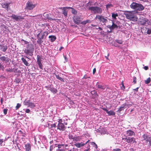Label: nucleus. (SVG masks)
Listing matches in <instances>:
<instances>
[{
  "instance_id": "59",
  "label": "nucleus",
  "mask_w": 151,
  "mask_h": 151,
  "mask_svg": "<svg viewBox=\"0 0 151 151\" xmlns=\"http://www.w3.org/2000/svg\"><path fill=\"white\" fill-rule=\"evenodd\" d=\"M65 8H66V9H73V8L72 7H65Z\"/></svg>"
},
{
  "instance_id": "17",
  "label": "nucleus",
  "mask_w": 151,
  "mask_h": 151,
  "mask_svg": "<svg viewBox=\"0 0 151 151\" xmlns=\"http://www.w3.org/2000/svg\"><path fill=\"white\" fill-rule=\"evenodd\" d=\"M126 134L128 136H132L135 135V133L131 129L127 130L126 132Z\"/></svg>"
},
{
  "instance_id": "61",
  "label": "nucleus",
  "mask_w": 151,
  "mask_h": 151,
  "mask_svg": "<svg viewBox=\"0 0 151 151\" xmlns=\"http://www.w3.org/2000/svg\"><path fill=\"white\" fill-rule=\"evenodd\" d=\"M102 109L103 110L105 111L106 112V113H107V112L108 111V110L104 108H103Z\"/></svg>"
},
{
  "instance_id": "23",
  "label": "nucleus",
  "mask_w": 151,
  "mask_h": 151,
  "mask_svg": "<svg viewBox=\"0 0 151 151\" xmlns=\"http://www.w3.org/2000/svg\"><path fill=\"white\" fill-rule=\"evenodd\" d=\"M7 49V46L6 45H0V50L4 52H5Z\"/></svg>"
},
{
  "instance_id": "4",
  "label": "nucleus",
  "mask_w": 151,
  "mask_h": 151,
  "mask_svg": "<svg viewBox=\"0 0 151 151\" xmlns=\"http://www.w3.org/2000/svg\"><path fill=\"white\" fill-rule=\"evenodd\" d=\"M124 14L126 16L127 18L128 19L134 21L135 17V14L133 11H126Z\"/></svg>"
},
{
  "instance_id": "52",
  "label": "nucleus",
  "mask_w": 151,
  "mask_h": 151,
  "mask_svg": "<svg viewBox=\"0 0 151 151\" xmlns=\"http://www.w3.org/2000/svg\"><path fill=\"white\" fill-rule=\"evenodd\" d=\"M21 41H23L24 42L25 44H27L29 43V42H28L27 41H25V40H24L23 39H22L21 40Z\"/></svg>"
},
{
  "instance_id": "28",
  "label": "nucleus",
  "mask_w": 151,
  "mask_h": 151,
  "mask_svg": "<svg viewBox=\"0 0 151 151\" xmlns=\"http://www.w3.org/2000/svg\"><path fill=\"white\" fill-rule=\"evenodd\" d=\"M126 105V104L125 103L122 105L118 109L117 111L119 112H120L122 110H124V109L125 108V106Z\"/></svg>"
},
{
  "instance_id": "19",
  "label": "nucleus",
  "mask_w": 151,
  "mask_h": 151,
  "mask_svg": "<svg viewBox=\"0 0 151 151\" xmlns=\"http://www.w3.org/2000/svg\"><path fill=\"white\" fill-rule=\"evenodd\" d=\"M25 151H31V145L29 143H27L25 144Z\"/></svg>"
},
{
  "instance_id": "36",
  "label": "nucleus",
  "mask_w": 151,
  "mask_h": 151,
  "mask_svg": "<svg viewBox=\"0 0 151 151\" xmlns=\"http://www.w3.org/2000/svg\"><path fill=\"white\" fill-rule=\"evenodd\" d=\"M150 147L151 146V137L149 139L145 142Z\"/></svg>"
},
{
  "instance_id": "6",
  "label": "nucleus",
  "mask_w": 151,
  "mask_h": 151,
  "mask_svg": "<svg viewBox=\"0 0 151 151\" xmlns=\"http://www.w3.org/2000/svg\"><path fill=\"white\" fill-rule=\"evenodd\" d=\"M107 17H104L101 15H97L95 18L96 19H98L100 22H102L104 24L108 22Z\"/></svg>"
},
{
  "instance_id": "32",
  "label": "nucleus",
  "mask_w": 151,
  "mask_h": 151,
  "mask_svg": "<svg viewBox=\"0 0 151 151\" xmlns=\"http://www.w3.org/2000/svg\"><path fill=\"white\" fill-rule=\"evenodd\" d=\"M30 102L29 100H25L23 101V104L24 105L28 106H29Z\"/></svg>"
},
{
  "instance_id": "2",
  "label": "nucleus",
  "mask_w": 151,
  "mask_h": 151,
  "mask_svg": "<svg viewBox=\"0 0 151 151\" xmlns=\"http://www.w3.org/2000/svg\"><path fill=\"white\" fill-rule=\"evenodd\" d=\"M88 9L90 11L91 13L94 14H101L102 12L101 8L97 6L89 7Z\"/></svg>"
},
{
  "instance_id": "10",
  "label": "nucleus",
  "mask_w": 151,
  "mask_h": 151,
  "mask_svg": "<svg viewBox=\"0 0 151 151\" xmlns=\"http://www.w3.org/2000/svg\"><path fill=\"white\" fill-rule=\"evenodd\" d=\"M83 19H82L80 16H77L74 17L73 20L74 22L77 24H79L81 22Z\"/></svg>"
},
{
  "instance_id": "55",
  "label": "nucleus",
  "mask_w": 151,
  "mask_h": 151,
  "mask_svg": "<svg viewBox=\"0 0 151 151\" xmlns=\"http://www.w3.org/2000/svg\"><path fill=\"white\" fill-rule=\"evenodd\" d=\"M143 68L145 70H147L149 68L147 66H145L143 67Z\"/></svg>"
},
{
  "instance_id": "37",
  "label": "nucleus",
  "mask_w": 151,
  "mask_h": 151,
  "mask_svg": "<svg viewBox=\"0 0 151 151\" xmlns=\"http://www.w3.org/2000/svg\"><path fill=\"white\" fill-rule=\"evenodd\" d=\"M35 105L34 103L30 102L29 106H28V107H30L31 108H33L35 107Z\"/></svg>"
},
{
  "instance_id": "44",
  "label": "nucleus",
  "mask_w": 151,
  "mask_h": 151,
  "mask_svg": "<svg viewBox=\"0 0 151 151\" xmlns=\"http://www.w3.org/2000/svg\"><path fill=\"white\" fill-rule=\"evenodd\" d=\"M71 12L73 14H76L77 13V11L75 9L73 8V9H72V10Z\"/></svg>"
},
{
  "instance_id": "53",
  "label": "nucleus",
  "mask_w": 151,
  "mask_h": 151,
  "mask_svg": "<svg viewBox=\"0 0 151 151\" xmlns=\"http://www.w3.org/2000/svg\"><path fill=\"white\" fill-rule=\"evenodd\" d=\"M113 151H121V149L119 148L115 149L113 150Z\"/></svg>"
},
{
  "instance_id": "13",
  "label": "nucleus",
  "mask_w": 151,
  "mask_h": 151,
  "mask_svg": "<svg viewBox=\"0 0 151 151\" xmlns=\"http://www.w3.org/2000/svg\"><path fill=\"white\" fill-rule=\"evenodd\" d=\"M48 89L50 90L53 93H55L58 92V90L57 89L53 87L52 85H50L48 86Z\"/></svg>"
},
{
  "instance_id": "62",
  "label": "nucleus",
  "mask_w": 151,
  "mask_h": 151,
  "mask_svg": "<svg viewBox=\"0 0 151 151\" xmlns=\"http://www.w3.org/2000/svg\"><path fill=\"white\" fill-rule=\"evenodd\" d=\"M96 72V68H94L93 70V73L94 74H95V73Z\"/></svg>"
},
{
  "instance_id": "18",
  "label": "nucleus",
  "mask_w": 151,
  "mask_h": 151,
  "mask_svg": "<svg viewBox=\"0 0 151 151\" xmlns=\"http://www.w3.org/2000/svg\"><path fill=\"white\" fill-rule=\"evenodd\" d=\"M33 52L34 51H32L31 50L27 49H25L24 50V52L25 53L31 56H32L33 55Z\"/></svg>"
},
{
  "instance_id": "27",
  "label": "nucleus",
  "mask_w": 151,
  "mask_h": 151,
  "mask_svg": "<svg viewBox=\"0 0 151 151\" xmlns=\"http://www.w3.org/2000/svg\"><path fill=\"white\" fill-rule=\"evenodd\" d=\"M142 24L145 26H147L150 24V22L147 19H142Z\"/></svg>"
},
{
  "instance_id": "24",
  "label": "nucleus",
  "mask_w": 151,
  "mask_h": 151,
  "mask_svg": "<svg viewBox=\"0 0 151 151\" xmlns=\"http://www.w3.org/2000/svg\"><path fill=\"white\" fill-rule=\"evenodd\" d=\"M27 49L34 51V46L32 44H28L27 46Z\"/></svg>"
},
{
  "instance_id": "7",
  "label": "nucleus",
  "mask_w": 151,
  "mask_h": 151,
  "mask_svg": "<svg viewBox=\"0 0 151 151\" xmlns=\"http://www.w3.org/2000/svg\"><path fill=\"white\" fill-rule=\"evenodd\" d=\"M96 87L98 90H104L106 88V86L105 85H102L100 83L98 82L96 85Z\"/></svg>"
},
{
  "instance_id": "21",
  "label": "nucleus",
  "mask_w": 151,
  "mask_h": 151,
  "mask_svg": "<svg viewBox=\"0 0 151 151\" xmlns=\"http://www.w3.org/2000/svg\"><path fill=\"white\" fill-rule=\"evenodd\" d=\"M60 9H62L63 10L62 14L64 15L65 17H67V12L68 11L66 9V8L65 7H61Z\"/></svg>"
},
{
  "instance_id": "11",
  "label": "nucleus",
  "mask_w": 151,
  "mask_h": 151,
  "mask_svg": "<svg viewBox=\"0 0 151 151\" xmlns=\"http://www.w3.org/2000/svg\"><path fill=\"white\" fill-rule=\"evenodd\" d=\"M11 18L16 21L19 22L24 19V18L20 16H17L15 14H13L11 16Z\"/></svg>"
},
{
  "instance_id": "56",
  "label": "nucleus",
  "mask_w": 151,
  "mask_h": 151,
  "mask_svg": "<svg viewBox=\"0 0 151 151\" xmlns=\"http://www.w3.org/2000/svg\"><path fill=\"white\" fill-rule=\"evenodd\" d=\"M90 78V77H88L87 76L85 75L83 76L82 79H86L87 78Z\"/></svg>"
},
{
  "instance_id": "47",
  "label": "nucleus",
  "mask_w": 151,
  "mask_h": 151,
  "mask_svg": "<svg viewBox=\"0 0 151 151\" xmlns=\"http://www.w3.org/2000/svg\"><path fill=\"white\" fill-rule=\"evenodd\" d=\"M147 33L148 34H151V29H148L147 31Z\"/></svg>"
},
{
  "instance_id": "38",
  "label": "nucleus",
  "mask_w": 151,
  "mask_h": 151,
  "mask_svg": "<svg viewBox=\"0 0 151 151\" xmlns=\"http://www.w3.org/2000/svg\"><path fill=\"white\" fill-rule=\"evenodd\" d=\"M14 69V68L13 69L11 68H7L6 69V71L7 72H13Z\"/></svg>"
},
{
  "instance_id": "45",
  "label": "nucleus",
  "mask_w": 151,
  "mask_h": 151,
  "mask_svg": "<svg viewBox=\"0 0 151 151\" xmlns=\"http://www.w3.org/2000/svg\"><path fill=\"white\" fill-rule=\"evenodd\" d=\"M50 127L49 129H51L52 128H55L56 127V124L55 123H54L53 124H51L50 125Z\"/></svg>"
},
{
  "instance_id": "14",
  "label": "nucleus",
  "mask_w": 151,
  "mask_h": 151,
  "mask_svg": "<svg viewBox=\"0 0 151 151\" xmlns=\"http://www.w3.org/2000/svg\"><path fill=\"white\" fill-rule=\"evenodd\" d=\"M127 142L131 144L132 143H136L135 138L133 137H127Z\"/></svg>"
},
{
  "instance_id": "63",
  "label": "nucleus",
  "mask_w": 151,
  "mask_h": 151,
  "mask_svg": "<svg viewBox=\"0 0 151 151\" xmlns=\"http://www.w3.org/2000/svg\"><path fill=\"white\" fill-rule=\"evenodd\" d=\"M62 146V144H59L58 145V147L59 148H60L61 146Z\"/></svg>"
},
{
  "instance_id": "30",
  "label": "nucleus",
  "mask_w": 151,
  "mask_h": 151,
  "mask_svg": "<svg viewBox=\"0 0 151 151\" xmlns=\"http://www.w3.org/2000/svg\"><path fill=\"white\" fill-rule=\"evenodd\" d=\"M55 76L56 77V78L59 80H60V81L64 82V79L63 78L60 77L59 75H57L56 74H54Z\"/></svg>"
},
{
  "instance_id": "26",
  "label": "nucleus",
  "mask_w": 151,
  "mask_h": 151,
  "mask_svg": "<svg viewBox=\"0 0 151 151\" xmlns=\"http://www.w3.org/2000/svg\"><path fill=\"white\" fill-rule=\"evenodd\" d=\"M21 60L24 64L27 66H29L30 65L29 63L28 62V61L27 60L24 58H22Z\"/></svg>"
},
{
  "instance_id": "8",
  "label": "nucleus",
  "mask_w": 151,
  "mask_h": 151,
  "mask_svg": "<svg viewBox=\"0 0 151 151\" xmlns=\"http://www.w3.org/2000/svg\"><path fill=\"white\" fill-rule=\"evenodd\" d=\"M42 57H41L38 55H37V63L38 64L39 67L41 70L43 69V65L42 63Z\"/></svg>"
},
{
  "instance_id": "22",
  "label": "nucleus",
  "mask_w": 151,
  "mask_h": 151,
  "mask_svg": "<svg viewBox=\"0 0 151 151\" xmlns=\"http://www.w3.org/2000/svg\"><path fill=\"white\" fill-rule=\"evenodd\" d=\"M10 4V3H2L1 4L3 8L7 10Z\"/></svg>"
},
{
  "instance_id": "1",
  "label": "nucleus",
  "mask_w": 151,
  "mask_h": 151,
  "mask_svg": "<svg viewBox=\"0 0 151 151\" xmlns=\"http://www.w3.org/2000/svg\"><path fill=\"white\" fill-rule=\"evenodd\" d=\"M130 7L132 9L138 11H142L144 9V7L142 4L135 2H133Z\"/></svg>"
},
{
  "instance_id": "42",
  "label": "nucleus",
  "mask_w": 151,
  "mask_h": 151,
  "mask_svg": "<svg viewBox=\"0 0 151 151\" xmlns=\"http://www.w3.org/2000/svg\"><path fill=\"white\" fill-rule=\"evenodd\" d=\"M68 138L70 139H72L73 140L74 137H73L72 134H69L68 135Z\"/></svg>"
},
{
  "instance_id": "39",
  "label": "nucleus",
  "mask_w": 151,
  "mask_h": 151,
  "mask_svg": "<svg viewBox=\"0 0 151 151\" xmlns=\"http://www.w3.org/2000/svg\"><path fill=\"white\" fill-rule=\"evenodd\" d=\"M91 145H93L96 149H97L98 148L97 145L93 142H91Z\"/></svg>"
},
{
  "instance_id": "40",
  "label": "nucleus",
  "mask_w": 151,
  "mask_h": 151,
  "mask_svg": "<svg viewBox=\"0 0 151 151\" xmlns=\"http://www.w3.org/2000/svg\"><path fill=\"white\" fill-rule=\"evenodd\" d=\"M150 78H148L145 81V83L146 84H148L150 81Z\"/></svg>"
},
{
  "instance_id": "51",
  "label": "nucleus",
  "mask_w": 151,
  "mask_h": 151,
  "mask_svg": "<svg viewBox=\"0 0 151 151\" xmlns=\"http://www.w3.org/2000/svg\"><path fill=\"white\" fill-rule=\"evenodd\" d=\"M13 72L15 73H18L17 69V68H14V70H13Z\"/></svg>"
},
{
  "instance_id": "50",
  "label": "nucleus",
  "mask_w": 151,
  "mask_h": 151,
  "mask_svg": "<svg viewBox=\"0 0 151 151\" xmlns=\"http://www.w3.org/2000/svg\"><path fill=\"white\" fill-rule=\"evenodd\" d=\"M136 78L135 77H134L133 79V82L134 83H136Z\"/></svg>"
},
{
  "instance_id": "41",
  "label": "nucleus",
  "mask_w": 151,
  "mask_h": 151,
  "mask_svg": "<svg viewBox=\"0 0 151 151\" xmlns=\"http://www.w3.org/2000/svg\"><path fill=\"white\" fill-rule=\"evenodd\" d=\"M115 41L117 43L120 44H122L123 42V41H122L121 40H115Z\"/></svg>"
},
{
  "instance_id": "35",
  "label": "nucleus",
  "mask_w": 151,
  "mask_h": 151,
  "mask_svg": "<svg viewBox=\"0 0 151 151\" xmlns=\"http://www.w3.org/2000/svg\"><path fill=\"white\" fill-rule=\"evenodd\" d=\"M90 22V21L89 20H87L85 21H83L82 22H81V23L82 24L85 25L87 23H89Z\"/></svg>"
},
{
  "instance_id": "25",
  "label": "nucleus",
  "mask_w": 151,
  "mask_h": 151,
  "mask_svg": "<svg viewBox=\"0 0 151 151\" xmlns=\"http://www.w3.org/2000/svg\"><path fill=\"white\" fill-rule=\"evenodd\" d=\"M88 141L86 142L85 143H76L74 145L76 146L77 147L79 148L85 145L88 142Z\"/></svg>"
},
{
  "instance_id": "58",
  "label": "nucleus",
  "mask_w": 151,
  "mask_h": 151,
  "mask_svg": "<svg viewBox=\"0 0 151 151\" xmlns=\"http://www.w3.org/2000/svg\"><path fill=\"white\" fill-rule=\"evenodd\" d=\"M30 111V110L29 109H27L25 110V112L27 113H29Z\"/></svg>"
},
{
  "instance_id": "46",
  "label": "nucleus",
  "mask_w": 151,
  "mask_h": 151,
  "mask_svg": "<svg viewBox=\"0 0 151 151\" xmlns=\"http://www.w3.org/2000/svg\"><path fill=\"white\" fill-rule=\"evenodd\" d=\"M21 106V104L18 103L17 104V105L16 106V110H17Z\"/></svg>"
},
{
  "instance_id": "29",
  "label": "nucleus",
  "mask_w": 151,
  "mask_h": 151,
  "mask_svg": "<svg viewBox=\"0 0 151 151\" xmlns=\"http://www.w3.org/2000/svg\"><path fill=\"white\" fill-rule=\"evenodd\" d=\"M50 39V41L51 42H53L56 39V37L54 35H50L48 37Z\"/></svg>"
},
{
  "instance_id": "15",
  "label": "nucleus",
  "mask_w": 151,
  "mask_h": 151,
  "mask_svg": "<svg viewBox=\"0 0 151 151\" xmlns=\"http://www.w3.org/2000/svg\"><path fill=\"white\" fill-rule=\"evenodd\" d=\"M43 15L45 18L46 19H48V20H55L56 19H52L51 17V14H47L46 13H44Z\"/></svg>"
},
{
  "instance_id": "34",
  "label": "nucleus",
  "mask_w": 151,
  "mask_h": 151,
  "mask_svg": "<svg viewBox=\"0 0 151 151\" xmlns=\"http://www.w3.org/2000/svg\"><path fill=\"white\" fill-rule=\"evenodd\" d=\"M80 137L78 136L74 137L73 141H75L76 142H78L80 140Z\"/></svg>"
},
{
  "instance_id": "3",
  "label": "nucleus",
  "mask_w": 151,
  "mask_h": 151,
  "mask_svg": "<svg viewBox=\"0 0 151 151\" xmlns=\"http://www.w3.org/2000/svg\"><path fill=\"white\" fill-rule=\"evenodd\" d=\"M48 34L47 32L46 31L42 33H39L37 36L38 40L37 41V42L38 44H41L43 42L42 41V40L45 39Z\"/></svg>"
},
{
  "instance_id": "57",
  "label": "nucleus",
  "mask_w": 151,
  "mask_h": 151,
  "mask_svg": "<svg viewBox=\"0 0 151 151\" xmlns=\"http://www.w3.org/2000/svg\"><path fill=\"white\" fill-rule=\"evenodd\" d=\"M69 102L70 104L71 105H73L74 104V102L72 100H70Z\"/></svg>"
},
{
  "instance_id": "60",
  "label": "nucleus",
  "mask_w": 151,
  "mask_h": 151,
  "mask_svg": "<svg viewBox=\"0 0 151 151\" xmlns=\"http://www.w3.org/2000/svg\"><path fill=\"white\" fill-rule=\"evenodd\" d=\"M122 139L123 140L126 141L127 142V137H124L122 138Z\"/></svg>"
},
{
  "instance_id": "31",
  "label": "nucleus",
  "mask_w": 151,
  "mask_h": 151,
  "mask_svg": "<svg viewBox=\"0 0 151 151\" xmlns=\"http://www.w3.org/2000/svg\"><path fill=\"white\" fill-rule=\"evenodd\" d=\"M107 113L108 114L109 116H114L115 114V112L112 110H110L109 111H108Z\"/></svg>"
},
{
  "instance_id": "20",
  "label": "nucleus",
  "mask_w": 151,
  "mask_h": 151,
  "mask_svg": "<svg viewBox=\"0 0 151 151\" xmlns=\"http://www.w3.org/2000/svg\"><path fill=\"white\" fill-rule=\"evenodd\" d=\"M0 59L3 62L5 61L6 63L9 62L10 60L8 58L4 56L0 57Z\"/></svg>"
},
{
  "instance_id": "54",
  "label": "nucleus",
  "mask_w": 151,
  "mask_h": 151,
  "mask_svg": "<svg viewBox=\"0 0 151 151\" xmlns=\"http://www.w3.org/2000/svg\"><path fill=\"white\" fill-rule=\"evenodd\" d=\"M50 124H51L50 123L48 122L47 124L46 125V126L50 128Z\"/></svg>"
},
{
  "instance_id": "49",
  "label": "nucleus",
  "mask_w": 151,
  "mask_h": 151,
  "mask_svg": "<svg viewBox=\"0 0 151 151\" xmlns=\"http://www.w3.org/2000/svg\"><path fill=\"white\" fill-rule=\"evenodd\" d=\"M4 66L1 65L0 63V70H4Z\"/></svg>"
},
{
  "instance_id": "12",
  "label": "nucleus",
  "mask_w": 151,
  "mask_h": 151,
  "mask_svg": "<svg viewBox=\"0 0 151 151\" xmlns=\"http://www.w3.org/2000/svg\"><path fill=\"white\" fill-rule=\"evenodd\" d=\"M35 6V4H33L32 2L28 1L26 4V7L27 9L29 10L32 9Z\"/></svg>"
},
{
  "instance_id": "16",
  "label": "nucleus",
  "mask_w": 151,
  "mask_h": 151,
  "mask_svg": "<svg viewBox=\"0 0 151 151\" xmlns=\"http://www.w3.org/2000/svg\"><path fill=\"white\" fill-rule=\"evenodd\" d=\"M150 137V136L145 134H144L142 137L143 138V141L145 142H145L147 141Z\"/></svg>"
},
{
  "instance_id": "64",
  "label": "nucleus",
  "mask_w": 151,
  "mask_h": 151,
  "mask_svg": "<svg viewBox=\"0 0 151 151\" xmlns=\"http://www.w3.org/2000/svg\"><path fill=\"white\" fill-rule=\"evenodd\" d=\"M47 25H48L47 24H42V27L43 26L45 27H46L47 26Z\"/></svg>"
},
{
  "instance_id": "5",
  "label": "nucleus",
  "mask_w": 151,
  "mask_h": 151,
  "mask_svg": "<svg viewBox=\"0 0 151 151\" xmlns=\"http://www.w3.org/2000/svg\"><path fill=\"white\" fill-rule=\"evenodd\" d=\"M58 123L57 126V129L60 131H64L66 129V127H65L64 124L63 123V120L62 119H59L58 121Z\"/></svg>"
},
{
  "instance_id": "33",
  "label": "nucleus",
  "mask_w": 151,
  "mask_h": 151,
  "mask_svg": "<svg viewBox=\"0 0 151 151\" xmlns=\"http://www.w3.org/2000/svg\"><path fill=\"white\" fill-rule=\"evenodd\" d=\"M118 16V14L117 13H112L111 17L113 19H116V17Z\"/></svg>"
},
{
  "instance_id": "9",
  "label": "nucleus",
  "mask_w": 151,
  "mask_h": 151,
  "mask_svg": "<svg viewBox=\"0 0 151 151\" xmlns=\"http://www.w3.org/2000/svg\"><path fill=\"white\" fill-rule=\"evenodd\" d=\"M112 22V25H108L106 26L107 28L109 29L111 31L110 32H111V31L113 30L114 29H116L118 28L119 26L114 23V22L112 20L111 21Z\"/></svg>"
},
{
  "instance_id": "48",
  "label": "nucleus",
  "mask_w": 151,
  "mask_h": 151,
  "mask_svg": "<svg viewBox=\"0 0 151 151\" xmlns=\"http://www.w3.org/2000/svg\"><path fill=\"white\" fill-rule=\"evenodd\" d=\"M8 109H3V112L5 115L7 114Z\"/></svg>"
},
{
  "instance_id": "43",
  "label": "nucleus",
  "mask_w": 151,
  "mask_h": 151,
  "mask_svg": "<svg viewBox=\"0 0 151 151\" xmlns=\"http://www.w3.org/2000/svg\"><path fill=\"white\" fill-rule=\"evenodd\" d=\"M113 5L111 4H108L106 5V7L107 9L111 7H112Z\"/></svg>"
}]
</instances>
